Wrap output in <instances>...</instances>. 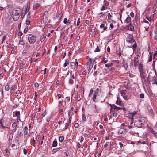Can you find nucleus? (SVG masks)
I'll use <instances>...</instances> for the list:
<instances>
[{"mask_svg": "<svg viewBox=\"0 0 157 157\" xmlns=\"http://www.w3.org/2000/svg\"><path fill=\"white\" fill-rule=\"evenodd\" d=\"M145 121V119L144 118H140L135 121L134 125L138 128H141L144 125Z\"/></svg>", "mask_w": 157, "mask_h": 157, "instance_id": "1", "label": "nucleus"}, {"mask_svg": "<svg viewBox=\"0 0 157 157\" xmlns=\"http://www.w3.org/2000/svg\"><path fill=\"white\" fill-rule=\"evenodd\" d=\"M19 134H18L15 138V143L12 145V147L14 149H16L19 148Z\"/></svg>", "mask_w": 157, "mask_h": 157, "instance_id": "2", "label": "nucleus"}, {"mask_svg": "<svg viewBox=\"0 0 157 157\" xmlns=\"http://www.w3.org/2000/svg\"><path fill=\"white\" fill-rule=\"evenodd\" d=\"M36 39V36L30 34L29 35L28 37V40L29 42L31 44H33L35 43Z\"/></svg>", "mask_w": 157, "mask_h": 157, "instance_id": "3", "label": "nucleus"}, {"mask_svg": "<svg viewBox=\"0 0 157 157\" xmlns=\"http://www.w3.org/2000/svg\"><path fill=\"white\" fill-rule=\"evenodd\" d=\"M108 104H109L111 107L110 108L111 111H112L113 109L116 110V111H118L120 110L123 109L122 107H120L117 106L115 104H111L107 103Z\"/></svg>", "mask_w": 157, "mask_h": 157, "instance_id": "4", "label": "nucleus"}, {"mask_svg": "<svg viewBox=\"0 0 157 157\" xmlns=\"http://www.w3.org/2000/svg\"><path fill=\"white\" fill-rule=\"evenodd\" d=\"M126 41L131 43L134 42L135 40L133 38V36L131 35H128L126 38Z\"/></svg>", "mask_w": 157, "mask_h": 157, "instance_id": "5", "label": "nucleus"}, {"mask_svg": "<svg viewBox=\"0 0 157 157\" xmlns=\"http://www.w3.org/2000/svg\"><path fill=\"white\" fill-rule=\"evenodd\" d=\"M116 103L120 106L121 107H122L123 109L124 105L123 104L121 101L119 97H117V100L116 101Z\"/></svg>", "mask_w": 157, "mask_h": 157, "instance_id": "6", "label": "nucleus"}, {"mask_svg": "<svg viewBox=\"0 0 157 157\" xmlns=\"http://www.w3.org/2000/svg\"><path fill=\"white\" fill-rule=\"evenodd\" d=\"M13 114H15V115H13L14 117H17V121L18 122V123L20 121V112L19 111H15V112H13Z\"/></svg>", "mask_w": 157, "mask_h": 157, "instance_id": "7", "label": "nucleus"}, {"mask_svg": "<svg viewBox=\"0 0 157 157\" xmlns=\"http://www.w3.org/2000/svg\"><path fill=\"white\" fill-rule=\"evenodd\" d=\"M0 127H2V129H8V127L4 126V120L2 118L0 120Z\"/></svg>", "mask_w": 157, "mask_h": 157, "instance_id": "8", "label": "nucleus"}, {"mask_svg": "<svg viewBox=\"0 0 157 157\" xmlns=\"http://www.w3.org/2000/svg\"><path fill=\"white\" fill-rule=\"evenodd\" d=\"M29 9V7L28 5L26 6H25L23 7L22 9L21 13H24V14H25L26 13L27 10L28 11Z\"/></svg>", "mask_w": 157, "mask_h": 157, "instance_id": "9", "label": "nucleus"}, {"mask_svg": "<svg viewBox=\"0 0 157 157\" xmlns=\"http://www.w3.org/2000/svg\"><path fill=\"white\" fill-rule=\"evenodd\" d=\"M128 29L131 31H133L134 30V27L132 25L131 23H130L127 26Z\"/></svg>", "mask_w": 157, "mask_h": 157, "instance_id": "10", "label": "nucleus"}, {"mask_svg": "<svg viewBox=\"0 0 157 157\" xmlns=\"http://www.w3.org/2000/svg\"><path fill=\"white\" fill-rule=\"evenodd\" d=\"M140 61L138 58L136 57L134 60V65L135 67H136L139 64Z\"/></svg>", "mask_w": 157, "mask_h": 157, "instance_id": "11", "label": "nucleus"}, {"mask_svg": "<svg viewBox=\"0 0 157 157\" xmlns=\"http://www.w3.org/2000/svg\"><path fill=\"white\" fill-rule=\"evenodd\" d=\"M40 6V4L36 3L33 5V9L34 10H36Z\"/></svg>", "mask_w": 157, "mask_h": 157, "instance_id": "12", "label": "nucleus"}, {"mask_svg": "<svg viewBox=\"0 0 157 157\" xmlns=\"http://www.w3.org/2000/svg\"><path fill=\"white\" fill-rule=\"evenodd\" d=\"M96 96H97L96 93L95 92V93H94V94L93 97L92 98L93 101L95 102H97V100H96Z\"/></svg>", "mask_w": 157, "mask_h": 157, "instance_id": "13", "label": "nucleus"}, {"mask_svg": "<svg viewBox=\"0 0 157 157\" xmlns=\"http://www.w3.org/2000/svg\"><path fill=\"white\" fill-rule=\"evenodd\" d=\"M131 20V18L130 17H128L125 20V22L128 23L130 22Z\"/></svg>", "mask_w": 157, "mask_h": 157, "instance_id": "14", "label": "nucleus"}, {"mask_svg": "<svg viewBox=\"0 0 157 157\" xmlns=\"http://www.w3.org/2000/svg\"><path fill=\"white\" fill-rule=\"evenodd\" d=\"M132 135H134V134H138V132L135 130H131L129 132Z\"/></svg>", "mask_w": 157, "mask_h": 157, "instance_id": "15", "label": "nucleus"}, {"mask_svg": "<svg viewBox=\"0 0 157 157\" xmlns=\"http://www.w3.org/2000/svg\"><path fill=\"white\" fill-rule=\"evenodd\" d=\"M128 116L129 117V118H130V119H131L132 121H133V115L132 114V113H130L128 114Z\"/></svg>", "mask_w": 157, "mask_h": 157, "instance_id": "16", "label": "nucleus"}, {"mask_svg": "<svg viewBox=\"0 0 157 157\" xmlns=\"http://www.w3.org/2000/svg\"><path fill=\"white\" fill-rule=\"evenodd\" d=\"M125 132V130L124 128H121L119 129L118 131V133L122 134Z\"/></svg>", "mask_w": 157, "mask_h": 157, "instance_id": "17", "label": "nucleus"}, {"mask_svg": "<svg viewBox=\"0 0 157 157\" xmlns=\"http://www.w3.org/2000/svg\"><path fill=\"white\" fill-rule=\"evenodd\" d=\"M152 80L153 81V83L157 85V78L155 77H153Z\"/></svg>", "mask_w": 157, "mask_h": 157, "instance_id": "18", "label": "nucleus"}, {"mask_svg": "<svg viewBox=\"0 0 157 157\" xmlns=\"http://www.w3.org/2000/svg\"><path fill=\"white\" fill-rule=\"evenodd\" d=\"M70 65L73 68H75V66H76V64L74 62H71Z\"/></svg>", "mask_w": 157, "mask_h": 157, "instance_id": "19", "label": "nucleus"}, {"mask_svg": "<svg viewBox=\"0 0 157 157\" xmlns=\"http://www.w3.org/2000/svg\"><path fill=\"white\" fill-rule=\"evenodd\" d=\"M139 68L140 72L143 71V66L142 64H140L139 65Z\"/></svg>", "mask_w": 157, "mask_h": 157, "instance_id": "20", "label": "nucleus"}, {"mask_svg": "<svg viewBox=\"0 0 157 157\" xmlns=\"http://www.w3.org/2000/svg\"><path fill=\"white\" fill-rule=\"evenodd\" d=\"M57 143L56 141L54 140L53 141L52 144V146L53 147H56L57 146Z\"/></svg>", "mask_w": 157, "mask_h": 157, "instance_id": "21", "label": "nucleus"}, {"mask_svg": "<svg viewBox=\"0 0 157 157\" xmlns=\"http://www.w3.org/2000/svg\"><path fill=\"white\" fill-rule=\"evenodd\" d=\"M5 154L6 156H9L10 154V153L7 149H6L5 150Z\"/></svg>", "mask_w": 157, "mask_h": 157, "instance_id": "22", "label": "nucleus"}, {"mask_svg": "<svg viewBox=\"0 0 157 157\" xmlns=\"http://www.w3.org/2000/svg\"><path fill=\"white\" fill-rule=\"evenodd\" d=\"M104 121H107L108 120V119L107 117L106 114H104L103 115Z\"/></svg>", "mask_w": 157, "mask_h": 157, "instance_id": "23", "label": "nucleus"}, {"mask_svg": "<svg viewBox=\"0 0 157 157\" xmlns=\"http://www.w3.org/2000/svg\"><path fill=\"white\" fill-rule=\"evenodd\" d=\"M20 17V16H19L18 15V16H16V15H14L13 17V19L15 21L17 20Z\"/></svg>", "mask_w": 157, "mask_h": 157, "instance_id": "24", "label": "nucleus"}, {"mask_svg": "<svg viewBox=\"0 0 157 157\" xmlns=\"http://www.w3.org/2000/svg\"><path fill=\"white\" fill-rule=\"evenodd\" d=\"M113 63H108L105 64V67H111L113 66Z\"/></svg>", "mask_w": 157, "mask_h": 157, "instance_id": "25", "label": "nucleus"}, {"mask_svg": "<svg viewBox=\"0 0 157 157\" xmlns=\"http://www.w3.org/2000/svg\"><path fill=\"white\" fill-rule=\"evenodd\" d=\"M64 139V137L63 136H60L59 138V141L62 142L63 140Z\"/></svg>", "mask_w": 157, "mask_h": 157, "instance_id": "26", "label": "nucleus"}, {"mask_svg": "<svg viewBox=\"0 0 157 157\" xmlns=\"http://www.w3.org/2000/svg\"><path fill=\"white\" fill-rule=\"evenodd\" d=\"M153 59L154 60L157 59V51L155 52L154 54Z\"/></svg>", "mask_w": 157, "mask_h": 157, "instance_id": "27", "label": "nucleus"}, {"mask_svg": "<svg viewBox=\"0 0 157 157\" xmlns=\"http://www.w3.org/2000/svg\"><path fill=\"white\" fill-rule=\"evenodd\" d=\"M149 54H150V56L149 57V59H148V61L150 62L152 60V53H151V52H150Z\"/></svg>", "mask_w": 157, "mask_h": 157, "instance_id": "28", "label": "nucleus"}, {"mask_svg": "<svg viewBox=\"0 0 157 157\" xmlns=\"http://www.w3.org/2000/svg\"><path fill=\"white\" fill-rule=\"evenodd\" d=\"M82 120L83 121H86V117L85 114H82Z\"/></svg>", "mask_w": 157, "mask_h": 157, "instance_id": "29", "label": "nucleus"}, {"mask_svg": "<svg viewBox=\"0 0 157 157\" xmlns=\"http://www.w3.org/2000/svg\"><path fill=\"white\" fill-rule=\"evenodd\" d=\"M5 89L6 91H8L10 89V87L9 85L8 84L6 85L5 87Z\"/></svg>", "mask_w": 157, "mask_h": 157, "instance_id": "30", "label": "nucleus"}, {"mask_svg": "<svg viewBox=\"0 0 157 157\" xmlns=\"http://www.w3.org/2000/svg\"><path fill=\"white\" fill-rule=\"evenodd\" d=\"M44 16L45 17H48V12L47 11H45L44 13Z\"/></svg>", "mask_w": 157, "mask_h": 157, "instance_id": "31", "label": "nucleus"}, {"mask_svg": "<svg viewBox=\"0 0 157 157\" xmlns=\"http://www.w3.org/2000/svg\"><path fill=\"white\" fill-rule=\"evenodd\" d=\"M104 5H105V6L106 7H107L109 4L108 2L105 0H104Z\"/></svg>", "mask_w": 157, "mask_h": 157, "instance_id": "32", "label": "nucleus"}, {"mask_svg": "<svg viewBox=\"0 0 157 157\" xmlns=\"http://www.w3.org/2000/svg\"><path fill=\"white\" fill-rule=\"evenodd\" d=\"M105 57H103L102 62H104V63H105L107 62L108 60H107V59L105 60Z\"/></svg>", "mask_w": 157, "mask_h": 157, "instance_id": "33", "label": "nucleus"}, {"mask_svg": "<svg viewBox=\"0 0 157 157\" xmlns=\"http://www.w3.org/2000/svg\"><path fill=\"white\" fill-rule=\"evenodd\" d=\"M120 93H121V95L123 96L125 95L126 94L125 91H123V90L121 91V92H120Z\"/></svg>", "mask_w": 157, "mask_h": 157, "instance_id": "34", "label": "nucleus"}, {"mask_svg": "<svg viewBox=\"0 0 157 157\" xmlns=\"http://www.w3.org/2000/svg\"><path fill=\"white\" fill-rule=\"evenodd\" d=\"M137 44L136 42H135V43L133 44V45L132 46V47L133 48V50H135L136 48L137 47Z\"/></svg>", "mask_w": 157, "mask_h": 157, "instance_id": "35", "label": "nucleus"}, {"mask_svg": "<svg viewBox=\"0 0 157 157\" xmlns=\"http://www.w3.org/2000/svg\"><path fill=\"white\" fill-rule=\"evenodd\" d=\"M100 51V49L99 48V47L98 46L97 47V48L94 50V52H99Z\"/></svg>", "mask_w": 157, "mask_h": 157, "instance_id": "36", "label": "nucleus"}, {"mask_svg": "<svg viewBox=\"0 0 157 157\" xmlns=\"http://www.w3.org/2000/svg\"><path fill=\"white\" fill-rule=\"evenodd\" d=\"M151 132L156 137L157 136V132L154 130H151Z\"/></svg>", "mask_w": 157, "mask_h": 157, "instance_id": "37", "label": "nucleus"}, {"mask_svg": "<svg viewBox=\"0 0 157 157\" xmlns=\"http://www.w3.org/2000/svg\"><path fill=\"white\" fill-rule=\"evenodd\" d=\"M87 62L88 63H89L90 64H91L92 62V59L90 58H89L87 60Z\"/></svg>", "mask_w": 157, "mask_h": 157, "instance_id": "38", "label": "nucleus"}, {"mask_svg": "<svg viewBox=\"0 0 157 157\" xmlns=\"http://www.w3.org/2000/svg\"><path fill=\"white\" fill-rule=\"evenodd\" d=\"M69 122H67L66 123V124H65V126L64 127V128H65V129H66L68 127V126L69 125Z\"/></svg>", "mask_w": 157, "mask_h": 157, "instance_id": "39", "label": "nucleus"}, {"mask_svg": "<svg viewBox=\"0 0 157 157\" xmlns=\"http://www.w3.org/2000/svg\"><path fill=\"white\" fill-rule=\"evenodd\" d=\"M47 17H45L44 18V17H43V22L44 23H45L46 24L47 22Z\"/></svg>", "mask_w": 157, "mask_h": 157, "instance_id": "40", "label": "nucleus"}, {"mask_svg": "<svg viewBox=\"0 0 157 157\" xmlns=\"http://www.w3.org/2000/svg\"><path fill=\"white\" fill-rule=\"evenodd\" d=\"M68 64V63L67 62V59H66L65 60V62L64 63V64H63V67H66L67 64Z\"/></svg>", "mask_w": 157, "mask_h": 157, "instance_id": "41", "label": "nucleus"}, {"mask_svg": "<svg viewBox=\"0 0 157 157\" xmlns=\"http://www.w3.org/2000/svg\"><path fill=\"white\" fill-rule=\"evenodd\" d=\"M59 148H56V149H53L52 150V152H56V151H58L59 150Z\"/></svg>", "mask_w": 157, "mask_h": 157, "instance_id": "42", "label": "nucleus"}, {"mask_svg": "<svg viewBox=\"0 0 157 157\" xmlns=\"http://www.w3.org/2000/svg\"><path fill=\"white\" fill-rule=\"evenodd\" d=\"M73 82H74V81H73V79H71V78H70L69 79V83H70L71 84H73Z\"/></svg>", "mask_w": 157, "mask_h": 157, "instance_id": "43", "label": "nucleus"}, {"mask_svg": "<svg viewBox=\"0 0 157 157\" xmlns=\"http://www.w3.org/2000/svg\"><path fill=\"white\" fill-rule=\"evenodd\" d=\"M146 81L147 82L148 84L150 83V77L148 76L147 78Z\"/></svg>", "mask_w": 157, "mask_h": 157, "instance_id": "44", "label": "nucleus"}, {"mask_svg": "<svg viewBox=\"0 0 157 157\" xmlns=\"http://www.w3.org/2000/svg\"><path fill=\"white\" fill-rule=\"evenodd\" d=\"M108 19L109 20L111 19V17H112V16L110 14V13H109L108 14Z\"/></svg>", "mask_w": 157, "mask_h": 157, "instance_id": "45", "label": "nucleus"}, {"mask_svg": "<svg viewBox=\"0 0 157 157\" xmlns=\"http://www.w3.org/2000/svg\"><path fill=\"white\" fill-rule=\"evenodd\" d=\"M138 143H139L141 144H146V142L144 141L141 142V141H138Z\"/></svg>", "mask_w": 157, "mask_h": 157, "instance_id": "46", "label": "nucleus"}, {"mask_svg": "<svg viewBox=\"0 0 157 157\" xmlns=\"http://www.w3.org/2000/svg\"><path fill=\"white\" fill-rule=\"evenodd\" d=\"M93 90L91 89L90 92L89 94V96H90L91 95L93 94Z\"/></svg>", "mask_w": 157, "mask_h": 157, "instance_id": "47", "label": "nucleus"}, {"mask_svg": "<svg viewBox=\"0 0 157 157\" xmlns=\"http://www.w3.org/2000/svg\"><path fill=\"white\" fill-rule=\"evenodd\" d=\"M17 126V122H14V123L12 125V126L13 128H15Z\"/></svg>", "mask_w": 157, "mask_h": 157, "instance_id": "48", "label": "nucleus"}, {"mask_svg": "<svg viewBox=\"0 0 157 157\" xmlns=\"http://www.w3.org/2000/svg\"><path fill=\"white\" fill-rule=\"evenodd\" d=\"M67 18H65L63 20V23L67 25Z\"/></svg>", "mask_w": 157, "mask_h": 157, "instance_id": "49", "label": "nucleus"}, {"mask_svg": "<svg viewBox=\"0 0 157 157\" xmlns=\"http://www.w3.org/2000/svg\"><path fill=\"white\" fill-rule=\"evenodd\" d=\"M46 37V35H43V37L41 39V41H44L45 38Z\"/></svg>", "mask_w": 157, "mask_h": 157, "instance_id": "50", "label": "nucleus"}, {"mask_svg": "<svg viewBox=\"0 0 157 157\" xmlns=\"http://www.w3.org/2000/svg\"><path fill=\"white\" fill-rule=\"evenodd\" d=\"M28 27L27 26L25 29H24V33H26L28 31Z\"/></svg>", "mask_w": 157, "mask_h": 157, "instance_id": "51", "label": "nucleus"}, {"mask_svg": "<svg viewBox=\"0 0 157 157\" xmlns=\"http://www.w3.org/2000/svg\"><path fill=\"white\" fill-rule=\"evenodd\" d=\"M15 87V86L14 85H13V86H12L11 88L10 89V92L11 93L12 91L13 90V89H14V88Z\"/></svg>", "mask_w": 157, "mask_h": 157, "instance_id": "52", "label": "nucleus"}, {"mask_svg": "<svg viewBox=\"0 0 157 157\" xmlns=\"http://www.w3.org/2000/svg\"><path fill=\"white\" fill-rule=\"evenodd\" d=\"M18 35L20 36V24H18Z\"/></svg>", "mask_w": 157, "mask_h": 157, "instance_id": "53", "label": "nucleus"}, {"mask_svg": "<svg viewBox=\"0 0 157 157\" xmlns=\"http://www.w3.org/2000/svg\"><path fill=\"white\" fill-rule=\"evenodd\" d=\"M80 23V18H79L77 21V24H76V26H78V25L79 23Z\"/></svg>", "mask_w": 157, "mask_h": 157, "instance_id": "54", "label": "nucleus"}, {"mask_svg": "<svg viewBox=\"0 0 157 157\" xmlns=\"http://www.w3.org/2000/svg\"><path fill=\"white\" fill-rule=\"evenodd\" d=\"M40 139V136L39 135H37L36 136V140L37 141H39Z\"/></svg>", "mask_w": 157, "mask_h": 157, "instance_id": "55", "label": "nucleus"}, {"mask_svg": "<svg viewBox=\"0 0 157 157\" xmlns=\"http://www.w3.org/2000/svg\"><path fill=\"white\" fill-rule=\"evenodd\" d=\"M68 117H71V112L69 111L68 113Z\"/></svg>", "mask_w": 157, "mask_h": 157, "instance_id": "56", "label": "nucleus"}, {"mask_svg": "<svg viewBox=\"0 0 157 157\" xmlns=\"http://www.w3.org/2000/svg\"><path fill=\"white\" fill-rule=\"evenodd\" d=\"M140 96L141 98H143L144 97V95L143 94L141 93L140 94Z\"/></svg>", "mask_w": 157, "mask_h": 157, "instance_id": "57", "label": "nucleus"}, {"mask_svg": "<svg viewBox=\"0 0 157 157\" xmlns=\"http://www.w3.org/2000/svg\"><path fill=\"white\" fill-rule=\"evenodd\" d=\"M70 100V98L69 97H66V101L67 102L69 101Z\"/></svg>", "mask_w": 157, "mask_h": 157, "instance_id": "58", "label": "nucleus"}, {"mask_svg": "<svg viewBox=\"0 0 157 157\" xmlns=\"http://www.w3.org/2000/svg\"><path fill=\"white\" fill-rule=\"evenodd\" d=\"M79 126V124L78 123H76L75 124H74V127L75 128H78Z\"/></svg>", "mask_w": 157, "mask_h": 157, "instance_id": "59", "label": "nucleus"}, {"mask_svg": "<svg viewBox=\"0 0 157 157\" xmlns=\"http://www.w3.org/2000/svg\"><path fill=\"white\" fill-rule=\"evenodd\" d=\"M130 15L132 17H134V13L133 12H132L130 13Z\"/></svg>", "mask_w": 157, "mask_h": 157, "instance_id": "60", "label": "nucleus"}, {"mask_svg": "<svg viewBox=\"0 0 157 157\" xmlns=\"http://www.w3.org/2000/svg\"><path fill=\"white\" fill-rule=\"evenodd\" d=\"M105 8H106L105 6V5H103L102 8H101V10L102 11L104 10H105Z\"/></svg>", "mask_w": 157, "mask_h": 157, "instance_id": "61", "label": "nucleus"}, {"mask_svg": "<svg viewBox=\"0 0 157 157\" xmlns=\"http://www.w3.org/2000/svg\"><path fill=\"white\" fill-rule=\"evenodd\" d=\"M75 63L76 64V66H77L78 65V63L77 61V59H75Z\"/></svg>", "mask_w": 157, "mask_h": 157, "instance_id": "62", "label": "nucleus"}, {"mask_svg": "<svg viewBox=\"0 0 157 157\" xmlns=\"http://www.w3.org/2000/svg\"><path fill=\"white\" fill-rule=\"evenodd\" d=\"M30 21L29 20L26 21V24L28 25H29L30 24Z\"/></svg>", "mask_w": 157, "mask_h": 157, "instance_id": "63", "label": "nucleus"}, {"mask_svg": "<svg viewBox=\"0 0 157 157\" xmlns=\"http://www.w3.org/2000/svg\"><path fill=\"white\" fill-rule=\"evenodd\" d=\"M77 100L78 101H79L81 100V98L80 97V95H79L77 97Z\"/></svg>", "mask_w": 157, "mask_h": 157, "instance_id": "64", "label": "nucleus"}]
</instances>
